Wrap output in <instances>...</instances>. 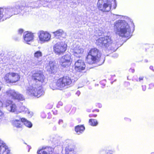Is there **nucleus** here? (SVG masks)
Listing matches in <instances>:
<instances>
[{"mask_svg": "<svg viewBox=\"0 0 154 154\" xmlns=\"http://www.w3.org/2000/svg\"><path fill=\"white\" fill-rule=\"evenodd\" d=\"M153 66H151L149 67V68L150 69L152 70V71H153L154 72V69L153 68Z\"/></svg>", "mask_w": 154, "mask_h": 154, "instance_id": "36", "label": "nucleus"}, {"mask_svg": "<svg viewBox=\"0 0 154 154\" xmlns=\"http://www.w3.org/2000/svg\"><path fill=\"white\" fill-rule=\"evenodd\" d=\"M51 36V34L47 31L42 30L39 32L38 37L41 42H48L50 40Z\"/></svg>", "mask_w": 154, "mask_h": 154, "instance_id": "13", "label": "nucleus"}, {"mask_svg": "<svg viewBox=\"0 0 154 154\" xmlns=\"http://www.w3.org/2000/svg\"><path fill=\"white\" fill-rule=\"evenodd\" d=\"M89 116L90 117H95L97 116V115L96 114H91L89 115Z\"/></svg>", "mask_w": 154, "mask_h": 154, "instance_id": "32", "label": "nucleus"}, {"mask_svg": "<svg viewBox=\"0 0 154 154\" xmlns=\"http://www.w3.org/2000/svg\"><path fill=\"white\" fill-rule=\"evenodd\" d=\"M130 85V83L128 82H125L124 84V86L125 88H128Z\"/></svg>", "mask_w": 154, "mask_h": 154, "instance_id": "30", "label": "nucleus"}, {"mask_svg": "<svg viewBox=\"0 0 154 154\" xmlns=\"http://www.w3.org/2000/svg\"><path fill=\"white\" fill-rule=\"evenodd\" d=\"M23 32V30L22 29H20L19 30V32H20V33H22Z\"/></svg>", "mask_w": 154, "mask_h": 154, "instance_id": "37", "label": "nucleus"}, {"mask_svg": "<svg viewBox=\"0 0 154 154\" xmlns=\"http://www.w3.org/2000/svg\"><path fill=\"white\" fill-rule=\"evenodd\" d=\"M21 75L20 73L9 72L5 74L2 78V80L6 84H13L18 82L20 80Z\"/></svg>", "mask_w": 154, "mask_h": 154, "instance_id": "3", "label": "nucleus"}, {"mask_svg": "<svg viewBox=\"0 0 154 154\" xmlns=\"http://www.w3.org/2000/svg\"><path fill=\"white\" fill-rule=\"evenodd\" d=\"M129 71L130 73H133L134 72L135 70L134 69L131 68L129 69Z\"/></svg>", "mask_w": 154, "mask_h": 154, "instance_id": "33", "label": "nucleus"}, {"mask_svg": "<svg viewBox=\"0 0 154 154\" xmlns=\"http://www.w3.org/2000/svg\"><path fill=\"white\" fill-rule=\"evenodd\" d=\"M33 35L31 32H27L24 36V39L27 43L33 40Z\"/></svg>", "mask_w": 154, "mask_h": 154, "instance_id": "18", "label": "nucleus"}, {"mask_svg": "<svg viewBox=\"0 0 154 154\" xmlns=\"http://www.w3.org/2000/svg\"><path fill=\"white\" fill-rule=\"evenodd\" d=\"M142 87L143 90V91H145L146 90V86H143V85H142Z\"/></svg>", "mask_w": 154, "mask_h": 154, "instance_id": "35", "label": "nucleus"}, {"mask_svg": "<svg viewBox=\"0 0 154 154\" xmlns=\"http://www.w3.org/2000/svg\"><path fill=\"white\" fill-rule=\"evenodd\" d=\"M47 71L51 73H54L57 72V68L55 63L53 61H49L46 66Z\"/></svg>", "mask_w": 154, "mask_h": 154, "instance_id": "16", "label": "nucleus"}, {"mask_svg": "<svg viewBox=\"0 0 154 154\" xmlns=\"http://www.w3.org/2000/svg\"><path fill=\"white\" fill-rule=\"evenodd\" d=\"M54 148L50 146H43L37 151V154H54Z\"/></svg>", "mask_w": 154, "mask_h": 154, "instance_id": "14", "label": "nucleus"}, {"mask_svg": "<svg viewBox=\"0 0 154 154\" xmlns=\"http://www.w3.org/2000/svg\"><path fill=\"white\" fill-rule=\"evenodd\" d=\"M72 61V56L69 54H66L61 57L60 63L63 68L68 67L71 64Z\"/></svg>", "mask_w": 154, "mask_h": 154, "instance_id": "10", "label": "nucleus"}, {"mask_svg": "<svg viewBox=\"0 0 154 154\" xmlns=\"http://www.w3.org/2000/svg\"><path fill=\"white\" fill-rule=\"evenodd\" d=\"M28 7L27 6H26V3L23 2H22L20 3V5L18 6V8L21 10H22L23 8L25 9Z\"/></svg>", "mask_w": 154, "mask_h": 154, "instance_id": "27", "label": "nucleus"}, {"mask_svg": "<svg viewBox=\"0 0 154 154\" xmlns=\"http://www.w3.org/2000/svg\"><path fill=\"white\" fill-rule=\"evenodd\" d=\"M113 151L110 150L107 152L106 154H113Z\"/></svg>", "mask_w": 154, "mask_h": 154, "instance_id": "34", "label": "nucleus"}, {"mask_svg": "<svg viewBox=\"0 0 154 154\" xmlns=\"http://www.w3.org/2000/svg\"><path fill=\"white\" fill-rule=\"evenodd\" d=\"M84 52L83 49L79 47L76 46L73 49V54L74 55L76 56L79 54L82 53Z\"/></svg>", "mask_w": 154, "mask_h": 154, "instance_id": "21", "label": "nucleus"}, {"mask_svg": "<svg viewBox=\"0 0 154 154\" xmlns=\"http://www.w3.org/2000/svg\"><path fill=\"white\" fill-rule=\"evenodd\" d=\"M85 130V127L83 125H78L75 127V131L78 134L82 133Z\"/></svg>", "mask_w": 154, "mask_h": 154, "instance_id": "19", "label": "nucleus"}, {"mask_svg": "<svg viewBox=\"0 0 154 154\" xmlns=\"http://www.w3.org/2000/svg\"><path fill=\"white\" fill-rule=\"evenodd\" d=\"M3 105V103L1 99L0 98V105L2 106ZM5 118V115L4 112L0 109V120H2Z\"/></svg>", "mask_w": 154, "mask_h": 154, "instance_id": "26", "label": "nucleus"}, {"mask_svg": "<svg viewBox=\"0 0 154 154\" xmlns=\"http://www.w3.org/2000/svg\"><path fill=\"white\" fill-rule=\"evenodd\" d=\"M13 9L7 8H0V21H3L10 18L13 15L18 14L13 13Z\"/></svg>", "mask_w": 154, "mask_h": 154, "instance_id": "9", "label": "nucleus"}, {"mask_svg": "<svg viewBox=\"0 0 154 154\" xmlns=\"http://www.w3.org/2000/svg\"><path fill=\"white\" fill-rule=\"evenodd\" d=\"M151 154H154V152H152Z\"/></svg>", "mask_w": 154, "mask_h": 154, "instance_id": "42", "label": "nucleus"}, {"mask_svg": "<svg viewBox=\"0 0 154 154\" xmlns=\"http://www.w3.org/2000/svg\"><path fill=\"white\" fill-rule=\"evenodd\" d=\"M20 120L23 123V124H24L27 127L30 128L32 127V125L31 123L27 121L26 119L23 118H20Z\"/></svg>", "mask_w": 154, "mask_h": 154, "instance_id": "23", "label": "nucleus"}, {"mask_svg": "<svg viewBox=\"0 0 154 154\" xmlns=\"http://www.w3.org/2000/svg\"><path fill=\"white\" fill-rule=\"evenodd\" d=\"M6 94L8 97H11L12 99L17 100L19 101L24 100L23 96L14 90H9L6 91Z\"/></svg>", "mask_w": 154, "mask_h": 154, "instance_id": "11", "label": "nucleus"}, {"mask_svg": "<svg viewBox=\"0 0 154 154\" xmlns=\"http://www.w3.org/2000/svg\"><path fill=\"white\" fill-rule=\"evenodd\" d=\"M65 151L66 154H75L74 149L70 148L69 146L66 147Z\"/></svg>", "mask_w": 154, "mask_h": 154, "instance_id": "24", "label": "nucleus"}, {"mask_svg": "<svg viewBox=\"0 0 154 154\" xmlns=\"http://www.w3.org/2000/svg\"><path fill=\"white\" fill-rule=\"evenodd\" d=\"M29 93L31 95L39 97L43 94L44 91L41 88H32L29 90Z\"/></svg>", "mask_w": 154, "mask_h": 154, "instance_id": "15", "label": "nucleus"}, {"mask_svg": "<svg viewBox=\"0 0 154 154\" xmlns=\"http://www.w3.org/2000/svg\"><path fill=\"white\" fill-rule=\"evenodd\" d=\"M32 80L35 82V85H40L45 81L46 78L42 70H39L33 73L31 76Z\"/></svg>", "mask_w": 154, "mask_h": 154, "instance_id": "5", "label": "nucleus"}, {"mask_svg": "<svg viewBox=\"0 0 154 154\" xmlns=\"http://www.w3.org/2000/svg\"><path fill=\"white\" fill-rule=\"evenodd\" d=\"M13 125L17 128H22L23 126V122L21 121L20 118L19 120L15 119L12 121Z\"/></svg>", "mask_w": 154, "mask_h": 154, "instance_id": "17", "label": "nucleus"}, {"mask_svg": "<svg viewBox=\"0 0 154 154\" xmlns=\"http://www.w3.org/2000/svg\"><path fill=\"white\" fill-rule=\"evenodd\" d=\"M96 111L97 112H98L99 111V110L98 109H97L96 110Z\"/></svg>", "mask_w": 154, "mask_h": 154, "instance_id": "41", "label": "nucleus"}, {"mask_svg": "<svg viewBox=\"0 0 154 154\" xmlns=\"http://www.w3.org/2000/svg\"><path fill=\"white\" fill-rule=\"evenodd\" d=\"M2 149V146H0V151Z\"/></svg>", "mask_w": 154, "mask_h": 154, "instance_id": "39", "label": "nucleus"}, {"mask_svg": "<svg viewBox=\"0 0 154 154\" xmlns=\"http://www.w3.org/2000/svg\"><path fill=\"white\" fill-rule=\"evenodd\" d=\"M95 43L97 46L108 48L113 43V41L111 36L106 35L99 38L96 40Z\"/></svg>", "mask_w": 154, "mask_h": 154, "instance_id": "4", "label": "nucleus"}, {"mask_svg": "<svg viewBox=\"0 0 154 154\" xmlns=\"http://www.w3.org/2000/svg\"><path fill=\"white\" fill-rule=\"evenodd\" d=\"M101 57L100 52L96 48H91L86 57V61L89 64H92L98 62Z\"/></svg>", "mask_w": 154, "mask_h": 154, "instance_id": "2", "label": "nucleus"}, {"mask_svg": "<svg viewBox=\"0 0 154 154\" xmlns=\"http://www.w3.org/2000/svg\"><path fill=\"white\" fill-rule=\"evenodd\" d=\"M112 4L109 0H98L97 7L100 11L104 12L109 11L111 8Z\"/></svg>", "mask_w": 154, "mask_h": 154, "instance_id": "8", "label": "nucleus"}, {"mask_svg": "<svg viewBox=\"0 0 154 154\" xmlns=\"http://www.w3.org/2000/svg\"><path fill=\"white\" fill-rule=\"evenodd\" d=\"M89 123L91 125L94 126L97 125L98 122L96 119H90L89 120Z\"/></svg>", "mask_w": 154, "mask_h": 154, "instance_id": "25", "label": "nucleus"}, {"mask_svg": "<svg viewBox=\"0 0 154 154\" xmlns=\"http://www.w3.org/2000/svg\"><path fill=\"white\" fill-rule=\"evenodd\" d=\"M42 53L40 51H35L34 54V57L35 59L38 61V62L40 61L38 60L42 56Z\"/></svg>", "mask_w": 154, "mask_h": 154, "instance_id": "22", "label": "nucleus"}, {"mask_svg": "<svg viewBox=\"0 0 154 154\" xmlns=\"http://www.w3.org/2000/svg\"><path fill=\"white\" fill-rule=\"evenodd\" d=\"M72 80L68 75H64L57 80L55 85L58 88H61L69 85L72 84Z\"/></svg>", "mask_w": 154, "mask_h": 154, "instance_id": "6", "label": "nucleus"}, {"mask_svg": "<svg viewBox=\"0 0 154 154\" xmlns=\"http://www.w3.org/2000/svg\"><path fill=\"white\" fill-rule=\"evenodd\" d=\"M55 37L58 38L63 37L64 34V31L62 29H59L53 32Z\"/></svg>", "mask_w": 154, "mask_h": 154, "instance_id": "20", "label": "nucleus"}, {"mask_svg": "<svg viewBox=\"0 0 154 154\" xmlns=\"http://www.w3.org/2000/svg\"><path fill=\"white\" fill-rule=\"evenodd\" d=\"M31 149V147L30 146L27 145L26 147V150L27 151V152H29V150Z\"/></svg>", "mask_w": 154, "mask_h": 154, "instance_id": "31", "label": "nucleus"}, {"mask_svg": "<svg viewBox=\"0 0 154 154\" xmlns=\"http://www.w3.org/2000/svg\"><path fill=\"white\" fill-rule=\"evenodd\" d=\"M114 27L117 29V32L120 36L127 37L130 35L131 29L128 24L117 21L115 23Z\"/></svg>", "mask_w": 154, "mask_h": 154, "instance_id": "1", "label": "nucleus"}, {"mask_svg": "<svg viewBox=\"0 0 154 154\" xmlns=\"http://www.w3.org/2000/svg\"><path fill=\"white\" fill-rule=\"evenodd\" d=\"M67 45L63 42H58L53 46V50L54 53L57 55L63 54L67 50Z\"/></svg>", "mask_w": 154, "mask_h": 154, "instance_id": "7", "label": "nucleus"}, {"mask_svg": "<svg viewBox=\"0 0 154 154\" xmlns=\"http://www.w3.org/2000/svg\"><path fill=\"white\" fill-rule=\"evenodd\" d=\"M128 119V118H126V119ZM128 120L130 121V122L131 121V120L130 119H128Z\"/></svg>", "mask_w": 154, "mask_h": 154, "instance_id": "40", "label": "nucleus"}, {"mask_svg": "<svg viewBox=\"0 0 154 154\" xmlns=\"http://www.w3.org/2000/svg\"><path fill=\"white\" fill-rule=\"evenodd\" d=\"M86 67L85 62L82 60H78L74 64V69L76 72L81 73L84 70Z\"/></svg>", "mask_w": 154, "mask_h": 154, "instance_id": "12", "label": "nucleus"}, {"mask_svg": "<svg viewBox=\"0 0 154 154\" xmlns=\"http://www.w3.org/2000/svg\"><path fill=\"white\" fill-rule=\"evenodd\" d=\"M144 78V77L143 76H140L139 77V78L138 79L136 80V81L137 82H138V81L140 82L141 81H142L143 80Z\"/></svg>", "mask_w": 154, "mask_h": 154, "instance_id": "29", "label": "nucleus"}, {"mask_svg": "<svg viewBox=\"0 0 154 154\" xmlns=\"http://www.w3.org/2000/svg\"><path fill=\"white\" fill-rule=\"evenodd\" d=\"M63 122V120H59V123L60 124V123L62 122Z\"/></svg>", "mask_w": 154, "mask_h": 154, "instance_id": "38", "label": "nucleus"}, {"mask_svg": "<svg viewBox=\"0 0 154 154\" xmlns=\"http://www.w3.org/2000/svg\"><path fill=\"white\" fill-rule=\"evenodd\" d=\"M11 111L14 112H15L17 110V106L15 104H12L11 106Z\"/></svg>", "mask_w": 154, "mask_h": 154, "instance_id": "28", "label": "nucleus"}]
</instances>
